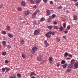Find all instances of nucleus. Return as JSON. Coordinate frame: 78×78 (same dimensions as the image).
I'll list each match as a JSON object with an SVG mask.
<instances>
[{
    "mask_svg": "<svg viewBox=\"0 0 78 78\" xmlns=\"http://www.w3.org/2000/svg\"><path fill=\"white\" fill-rule=\"evenodd\" d=\"M51 34H52V35L53 36H54L55 35V33L54 32L49 31L45 34V36H46L47 37L50 38V37L51 36Z\"/></svg>",
    "mask_w": 78,
    "mask_h": 78,
    "instance_id": "f257e3e1",
    "label": "nucleus"
},
{
    "mask_svg": "<svg viewBox=\"0 0 78 78\" xmlns=\"http://www.w3.org/2000/svg\"><path fill=\"white\" fill-rule=\"evenodd\" d=\"M37 50V48L36 47H34L32 49V50L31 51V53L32 54H34L35 53V51Z\"/></svg>",
    "mask_w": 78,
    "mask_h": 78,
    "instance_id": "f03ea898",
    "label": "nucleus"
},
{
    "mask_svg": "<svg viewBox=\"0 0 78 78\" xmlns=\"http://www.w3.org/2000/svg\"><path fill=\"white\" fill-rule=\"evenodd\" d=\"M40 31H41L39 30H36L34 31V35H37V34H39Z\"/></svg>",
    "mask_w": 78,
    "mask_h": 78,
    "instance_id": "7ed1b4c3",
    "label": "nucleus"
},
{
    "mask_svg": "<svg viewBox=\"0 0 78 78\" xmlns=\"http://www.w3.org/2000/svg\"><path fill=\"white\" fill-rule=\"evenodd\" d=\"M74 69H78V62H76V63H75L74 65Z\"/></svg>",
    "mask_w": 78,
    "mask_h": 78,
    "instance_id": "20e7f679",
    "label": "nucleus"
},
{
    "mask_svg": "<svg viewBox=\"0 0 78 78\" xmlns=\"http://www.w3.org/2000/svg\"><path fill=\"white\" fill-rule=\"evenodd\" d=\"M49 63L51 64L53 63V57H49Z\"/></svg>",
    "mask_w": 78,
    "mask_h": 78,
    "instance_id": "39448f33",
    "label": "nucleus"
},
{
    "mask_svg": "<svg viewBox=\"0 0 78 78\" xmlns=\"http://www.w3.org/2000/svg\"><path fill=\"white\" fill-rule=\"evenodd\" d=\"M37 11H36L34 13H33L32 14V18H35L36 16V14H37Z\"/></svg>",
    "mask_w": 78,
    "mask_h": 78,
    "instance_id": "423d86ee",
    "label": "nucleus"
},
{
    "mask_svg": "<svg viewBox=\"0 0 78 78\" xmlns=\"http://www.w3.org/2000/svg\"><path fill=\"white\" fill-rule=\"evenodd\" d=\"M37 60L40 62H42V58L41 57H38L37 58Z\"/></svg>",
    "mask_w": 78,
    "mask_h": 78,
    "instance_id": "0eeeda50",
    "label": "nucleus"
},
{
    "mask_svg": "<svg viewBox=\"0 0 78 78\" xmlns=\"http://www.w3.org/2000/svg\"><path fill=\"white\" fill-rule=\"evenodd\" d=\"M73 17V20H77V16L76 15H74Z\"/></svg>",
    "mask_w": 78,
    "mask_h": 78,
    "instance_id": "6e6552de",
    "label": "nucleus"
},
{
    "mask_svg": "<svg viewBox=\"0 0 78 78\" xmlns=\"http://www.w3.org/2000/svg\"><path fill=\"white\" fill-rule=\"evenodd\" d=\"M8 36H9V37H10V38H12V37H13V35H12L10 33H8Z\"/></svg>",
    "mask_w": 78,
    "mask_h": 78,
    "instance_id": "1a4fd4ad",
    "label": "nucleus"
},
{
    "mask_svg": "<svg viewBox=\"0 0 78 78\" xmlns=\"http://www.w3.org/2000/svg\"><path fill=\"white\" fill-rule=\"evenodd\" d=\"M70 63L71 64L73 65V64L75 63V60L73 59H72V60H71Z\"/></svg>",
    "mask_w": 78,
    "mask_h": 78,
    "instance_id": "9d476101",
    "label": "nucleus"
},
{
    "mask_svg": "<svg viewBox=\"0 0 78 78\" xmlns=\"http://www.w3.org/2000/svg\"><path fill=\"white\" fill-rule=\"evenodd\" d=\"M33 75L36 76V73H34L32 72L30 74V76H33Z\"/></svg>",
    "mask_w": 78,
    "mask_h": 78,
    "instance_id": "9b49d317",
    "label": "nucleus"
},
{
    "mask_svg": "<svg viewBox=\"0 0 78 78\" xmlns=\"http://www.w3.org/2000/svg\"><path fill=\"white\" fill-rule=\"evenodd\" d=\"M47 16H50V10H48L47 11Z\"/></svg>",
    "mask_w": 78,
    "mask_h": 78,
    "instance_id": "f8f14e48",
    "label": "nucleus"
},
{
    "mask_svg": "<svg viewBox=\"0 0 78 78\" xmlns=\"http://www.w3.org/2000/svg\"><path fill=\"white\" fill-rule=\"evenodd\" d=\"M2 44L3 45V47H5L6 46V41H4L2 42Z\"/></svg>",
    "mask_w": 78,
    "mask_h": 78,
    "instance_id": "ddd939ff",
    "label": "nucleus"
},
{
    "mask_svg": "<svg viewBox=\"0 0 78 78\" xmlns=\"http://www.w3.org/2000/svg\"><path fill=\"white\" fill-rule=\"evenodd\" d=\"M22 56L23 58V59H24L26 58V55L24 54H23L22 55Z\"/></svg>",
    "mask_w": 78,
    "mask_h": 78,
    "instance_id": "4468645a",
    "label": "nucleus"
},
{
    "mask_svg": "<svg viewBox=\"0 0 78 78\" xmlns=\"http://www.w3.org/2000/svg\"><path fill=\"white\" fill-rule=\"evenodd\" d=\"M21 4L23 6H25V2L23 1H22L21 2Z\"/></svg>",
    "mask_w": 78,
    "mask_h": 78,
    "instance_id": "2eb2a0df",
    "label": "nucleus"
},
{
    "mask_svg": "<svg viewBox=\"0 0 78 78\" xmlns=\"http://www.w3.org/2000/svg\"><path fill=\"white\" fill-rule=\"evenodd\" d=\"M17 76L18 78H20L21 77V75L19 73H17Z\"/></svg>",
    "mask_w": 78,
    "mask_h": 78,
    "instance_id": "dca6fc26",
    "label": "nucleus"
},
{
    "mask_svg": "<svg viewBox=\"0 0 78 78\" xmlns=\"http://www.w3.org/2000/svg\"><path fill=\"white\" fill-rule=\"evenodd\" d=\"M6 28H7V30L8 31L10 30V29H11V28H10V26H7Z\"/></svg>",
    "mask_w": 78,
    "mask_h": 78,
    "instance_id": "f3484780",
    "label": "nucleus"
},
{
    "mask_svg": "<svg viewBox=\"0 0 78 78\" xmlns=\"http://www.w3.org/2000/svg\"><path fill=\"white\" fill-rule=\"evenodd\" d=\"M20 43H21V44H24L25 43L24 40H20Z\"/></svg>",
    "mask_w": 78,
    "mask_h": 78,
    "instance_id": "a211bd4d",
    "label": "nucleus"
},
{
    "mask_svg": "<svg viewBox=\"0 0 78 78\" xmlns=\"http://www.w3.org/2000/svg\"><path fill=\"white\" fill-rule=\"evenodd\" d=\"M57 67H59L60 66V62H58L56 63Z\"/></svg>",
    "mask_w": 78,
    "mask_h": 78,
    "instance_id": "6ab92c4d",
    "label": "nucleus"
},
{
    "mask_svg": "<svg viewBox=\"0 0 78 78\" xmlns=\"http://www.w3.org/2000/svg\"><path fill=\"white\" fill-rule=\"evenodd\" d=\"M67 66V64H65L62 65V67L63 68H66Z\"/></svg>",
    "mask_w": 78,
    "mask_h": 78,
    "instance_id": "aec40b11",
    "label": "nucleus"
},
{
    "mask_svg": "<svg viewBox=\"0 0 78 78\" xmlns=\"http://www.w3.org/2000/svg\"><path fill=\"white\" fill-rule=\"evenodd\" d=\"M5 69L6 70V72H8V71H9V70H11V69H10V68H8L7 67H5Z\"/></svg>",
    "mask_w": 78,
    "mask_h": 78,
    "instance_id": "412c9836",
    "label": "nucleus"
},
{
    "mask_svg": "<svg viewBox=\"0 0 78 78\" xmlns=\"http://www.w3.org/2000/svg\"><path fill=\"white\" fill-rule=\"evenodd\" d=\"M65 63H66V61L65 60H63L61 62V64H64Z\"/></svg>",
    "mask_w": 78,
    "mask_h": 78,
    "instance_id": "4be33fe9",
    "label": "nucleus"
},
{
    "mask_svg": "<svg viewBox=\"0 0 78 78\" xmlns=\"http://www.w3.org/2000/svg\"><path fill=\"white\" fill-rule=\"evenodd\" d=\"M63 7H62V6L61 5H60L58 6V8L59 9H62Z\"/></svg>",
    "mask_w": 78,
    "mask_h": 78,
    "instance_id": "5701e85b",
    "label": "nucleus"
},
{
    "mask_svg": "<svg viewBox=\"0 0 78 78\" xmlns=\"http://www.w3.org/2000/svg\"><path fill=\"white\" fill-rule=\"evenodd\" d=\"M2 55H3V56H5V55H6V52H3L2 53Z\"/></svg>",
    "mask_w": 78,
    "mask_h": 78,
    "instance_id": "b1692460",
    "label": "nucleus"
},
{
    "mask_svg": "<svg viewBox=\"0 0 78 78\" xmlns=\"http://www.w3.org/2000/svg\"><path fill=\"white\" fill-rule=\"evenodd\" d=\"M5 68H2V72L3 73L5 72Z\"/></svg>",
    "mask_w": 78,
    "mask_h": 78,
    "instance_id": "393cba45",
    "label": "nucleus"
},
{
    "mask_svg": "<svg viewBox=\"0 0 78 78\" xmlns=\"http://www.w3.org/2000/svg\"><path fill=\"white\" fill-rule=\"evenodd\" d=\"M48 22L49 23H50L51 22V18H49L48 19Z\"/></svg>",
    "mask_w": 78,
    "mask_h": 78,
    "instance_id": "a878e982",
    "label": "nucleus"
},
{
    "mask_svg": "<svg viewBox=\"0 0 78 78\" xmlns=\"http://www.w3.org/2000/svg\"><path fill=\"white\" fill-rule=\"evenodd\" d=\"M68 67L69 68H72V67H73V65L70 64L69 65Z\"/></svg>",
    "mask_w": 78,
    "mask_h": 78,
    "instance_id": "bb28decb",
    "label": "nucleus"
},
{
    "mask_svg": "<svg viewBox=\"0 0 78 78\" xmlns=\"http://www.w3.org/2000/svg\"><path fill=\"white\" fill-rule=\"evenodd\" d=\"M45 20V19H44V18H42L40 19V21H41V22H43V21H44Z\"/></svg>",
    "mask_w": 78,
    "mask_h": 78,
    "instance_id": "cd10ccee",
    "label": "nucleus"
},
{
    "mask_svg": "<svg viewBox=\"0 0 78 78\" xmlns=\"http://www.w3.org/2000/svg\"><path fill=\"white\" fill-rule=\"evenodd\" d=\"M59 30H60V31H62V30H63V27H60V28Z\"/></svg>",
    "mask_w": 78,
    "mask_h": 78,
    "instance_id": "c85d7f7f",
    "label": "nucleus"
},
{
    "mask_svg": "<svg viewBox=\"0 0 78 78\" xmlns=\"http://www.w3.org/2000/svg\"><path fill=\"white\" fill-rule=\"evenodd\" d=\"M22 9L21 7H18L17 8V10H18V11H22Z\"/></svg>",
    "mask_w": 78,
    "mask_h": 78,
    "instance_id": "c756f323",
    "label": "nucleus"
},
{
    "mask_svg": "<svg viewBox=\"0 0 78 78\" xmlns=\"http://www.w3.org/2000/svg\"><path fill=\"white\" fill-rule=\"evenodd\" d=\"M63 27L66 28V23H63Z\"/></svg>",
    "mask_w": 78,
    "mask_h": 78,
    "instance_id": "7c9ffc66",
    "label": "nucleus"
},
{
    "mask_svg": "<svg viewBox=\"0 0 78 78\" xmlns=\"http://www.w3.org/2000/svg\"><path fill=\"white\" fill-rule=\"evenodd\" d=\"M29 14V13H28V12H25V15L26 16H28Z\"/></svg>",
    "mask_w": 78,
    "mask_h": 78,
    "instance_id": "2f4dec72",
    "label": "nucleus"
},
{
    "mask_svg": "<svg viewBox=\"0 0 78 78\" xmlns=\"http://www.w3.org/2000/svg\"><path fill=\"white\" fill-rule=\"evenodd\" d=\"M66 29L68 30H69V29H70V25L68 26Z\"/></svg>",
    "mask_w": 78,
    "mask_h": 78,
    "instance_id": "473e14b6",
    "label": "nucleus"
},
{
    "mask_svg": "<svg viewBox=\"0 0 78 78\" xmlns=\"http://www.w3.org/2000/svg\"><path fill=\"white\" fill-rule=\"evenodd\" d=\"M10 78H17V77L16 76H9Z\"/></svg>",
    "mask_w": 78,
    "mask_h": 78,
    "instance_id": "72a5a7b5",
    "label": "nucleus"
},
{
    "mask_svg": "<svg viewBox=\"0 0 78 78\" xmlns=\"http://www.w3.org/2000/svg\"><path fill=\"white\" fill-rule=\"evenodd\" d=\"M66 71L68 72H70L71 71V69L68 68L66 69Z\"/></svg>",
    "mask_w": 78,
    "mask_h": 78,
    "instance_id": "f704fd0d",
    "label": "nucleus"
},
{
    "mask_svg": "<svg viewBox=\"0 0 78 78\" xmlns=\"http://www.w3.org/2000/svg\"><path fill=\"white\" fill-rule=\"evenodd\" d=\"M56 41L57 42H59L60 41V39L58 38H56Z\"/></svg>",
    "mask_w": 78,
    "mask_h": 78,
    "instance_id": "c9c22d12",
    "label": "nucleus"
},
{
    "mask_svg": "<svg viewBox=\"0 0 78 78\" xmlns=\"http://www.w3.org/2000/svg\"><path fill=\"white\" fill-rule=\"evenodd\" d=\"M54 29H58V27L57 26H54L53 27Z\"/></svg>",
    "mask_w": 78,
    "mask_h": 78,
    "instance_id": "e433bc0d",
    "label": "nucleus"
},
{
    "mask_svg": "<svg viewBox=\"0 0 78 78\" xmlns=\"http://www.w3.org/2000/svg\"><path fill=\"white\" fill-rule=\"evenodd\" d=\"M2 34H6V32L4 31H3L2 32Z\"/></svg>",
    "mask_w": 78,
    "mask_h": 78,
    "instance_id": "4c0bfd02",
    "label": "nucleus"
},
{
    "mask_svg": "<svg viewBox=\"0 0 78 78\" xmlns=\"http://www.w3.org/2000/svg\"><path fill=\"white\" fill-rule=\"evenodd\" d=\"M35 2H36V3H39V0H37L36 1L35 0Z\"/></svg>",
    "mask_w": 78,
    "mask_h": 78,
    "instance_id": "58836bf2",
    "label": "nucleus"
},
{
    "mask_svg": "<svg viewBox=\"0 0 78 78\" xmlns=\"http://www.w3.org/2000/svg\"><path fill=\"white\" fill-rule=\"evenodd\" d=\"M48 28L50 29H51V28H52V27H51V26H48Z\"/></svg>",
    "mask_w": 78,
    "mask_h": 78,
    "instance_id": "ea45409f",
    "label": "nucleus"
},
{
    "mask_svg": "<svg viewBox=\"0 0 78 78\" xmlns=\"http://www.w3.org/2000/svg\"><path fill=\"white\" fill-rule=\"evenodd\" d=\"M7 48H9V49L11 48V45H8L7 46Z\"/></svg>",
    "mask_w": 78,
    "mask_h": 78,
    "instance_id": "a19ab883",
    "label": "nucleus"
},
{
    "mask_svg": "<svg viewBox=\"0 0 78 78\" xmlns=\"http://www.w3.org/2000/svg\"><path fill=\"white\" fill-rule=\"evenodd\" d=\"M3 4L0 5V9L2 8H3Z\"/></svg>",
    "mask_w": 78,
    "mask_h": 78,
    "instance_id": "79ce46f5",
    "label": "nucleus"
},
{
    "mask_svg": "<svg viewBox=\"0 0 78 78\" xmlns=\"http://www.w3.org/2000/svg\"><path fill=\"white\" fill-rule=\"evenodd\" d=\"M56 17V15L55 14H53L52 16V17L53 18H55Z\"/></svg>",
    "mask_w": 78,
    "mask_h": 78,
    "instance_id": "37998d69",
    "label": "nucleus"
},
{
    "mask_svg": "<svg viewBox=\"0 0 78 78\" xmlns=\"http://www.w3.org/2000/svg\"><path fill=\"white\" fill-rule=\"evenodd\" d=\"M5 62L6 64H8V62H9V61H8V60H6L5 61Z\"/></svg>",
    "mask_w": 78,
    "mask_h": 78,
    "instance_id": "c03bdc74",
    "label": "nucleus"
},
{
    "mask_svg": "<svg viewBox=\"0 0 78 78\" xmlns=\"http://www.w3.org/2000/svg\"><path fill=\"white\" fill-rule=\"evenodd\" d=\"M67 55H68V53L67 52H65L64 54V56H66Z\"/></svg>",
    "mask_w": 78,
    "mask_h": 78,
    "instance_id": "a18cd8bd",
    "label": "nucleus"
},
{
    "mask_svg": "<svg viewBox=\"0 0 78 78\" xmlns=\"http://www.w3.org/2000/svg\"><path fill=\"white\" fill-rule=\"evenodd\" d=\"M74 5L76 6H78V2L75 3Z\"/></svg>",
    "mask_w": 78,
    "mask_h": 78,
    "instance_id": "49530a36",
    "label": "nucleus"
},
{
    "mask_svg": "<svg viewBox=\"0 0 78 78\" xmlns=\"http://www.w3.org/2000/svg\"><path fill=\"white\" fill-rule=\"evenodd\" d=\"M30 2L31 3H34V2L33 0H31L30 1Z\"/></svg>",
    "mask_w": 78,
    "mask_h": 78,
    "instance_id": "de8ad7c7",
    "label": "nucleus"
},
{
    "mask_svg": "<svg viewBox=\"0 0 78 78\" xmlns=\"http://www.w3.org/2000/svg\"><path fill=\"white\" fill-rule=\"evenodd\" d=\"M68 56L70 58H72V55L71 54H69Z\"/></svg>",
    "mask_w": 78,
    "mask_h": 78,
    "instance_id": "09e8293b",
    "label": "nucleus"
},
{
    "mask_svg": "<svg viewBox=\"0 0 78 78\" xmlns=\"http://www.w3.org/2000/svg\"><path fill=\"white\" fill-rule=\"evenodd\" d=\"M43 1L44 3H47V0H43Z\"/></svg>",
    "mask_w": 78,
    "mask_h": 78,
    "instance_id": "8fccbe9b",
    "label": "nucleus"
},
{
    "mask_svg": "<svg viewBox=\"0 0 78 78\" xmlns=\"http://www.w3.org/2000/svg\"><path fill=\"white\" fill-rule=\"evenodd\" d=\"M58 23V22L56 21H55L54 23V24H55V25H56Z\"/></svg>",
    "mask_w": 78,
    "mask_h": 78,
    "instance_id": "3c124183",
    "label": "nucleus"
},
{
    "mask_svg": "<svg viewBox=\"0 0 78 78\" xmlns=\"http://www.w3.org/2000/svg\"><path fill=\"white\" fill-rule=\"evenodd\" d=\"M68 31H69L68 30H66L64 31V33L65 34H66V33H68Z\"/></svg>",
    "mask_w": 78,
    "mask_h": 78,
    "instance_id": "603ef678",
    "label": "nucleus"
},
{
    "mask_svg": "<svg viewBox=\"0 0 78 78\" xmlns=\"http://www.w3.org/2000/svg\"><path fill=\"white\" fill-rule=\"evenodd\" d=\"M50 3L51 5H52V4H53V2L52 1H50Z\"/></svg>",
    "mask_w": 78,
    "mask_h": 78,
    "instance_id": "864d4df0",
    "label": "nucleus"
},
{
    "mask_svg": "<svg viewBox=\"0 0 78 78\" xmlns=\"http://www.w3.org/2000/svg\"><path fill=\"white\" fill-rule=\"evenodd\" d=\"M62 37L63 39H66V36H63Z\"/></svg>",
    "mask_w": 78,
    "mask_h": 78,
    "instance_id": "5fc2aeb1",
    "label": "nucleus"
},
{
    "mask_svg": "<svg viewBox=\"0 0 78 78\" xmlns=\"http://www.w3.org/2000/svg\"><path fill=\"white\" fill-rule=\"evenodd\" d=\"M45 46H46V47L47 48V46H48V44H45Z\"/></svg>",
    "mask_w": 78,
    "mask_h": 78,
    "instance_id": "6e6d98bb",
    "label": "nucleus"
},
{
    "mask_svg": "<svg viewBox=\"0 0 78 78\" xmlns=\"http://www.w3.org/2000/svg\"><path fill=\"white\" fill-rule=\"evenodd\" d=\"M73 2H76L78 0H73Z\"/></svg>",
    "mask_w": 78,
    "mask_h": 78,
    "instance_id": "4d7b16f0",
    "label": "nucleus"
},
{
    "mask_svg": "<svg viewBox=\"0 0 78 78\" xmlns=\"http://www.w3.org/2000/svg\"><path fill=\"white\" fill-rule=\"evenodd\" d=\"M19 19L20 20H22V19L21 17H19Z\"/></svg>",
    "mask_w": 78,
    "mask_h": 78,
    "instance_id": "13d9d810",
    "label": "nucleus"
},
{
    "mask_svg": "<svg viewBox=\"0 0 78 78\" xmlns=\"http://www.w3.org/2000/svg\"><path fill=\"white\" fill-rule=\"evenodd\" d=\"M33 7L34 8H36V5H34Z\"/></svg>",
    "mask_w": 78,
    "mask_h": 78,
    "instance_id": "bf43d9fd",
    "label": "nucleus"
},
{
    "mask_svg": "<svg viewBox=\"0 0 78 78\" xmlns=\"http://www.w3.org/2000/svg\"><path fill=\"white\" fill-rule=\"evenodd\" d=\"M67 59L68 60H69V59H70V58L68 57L67 58Z\"/></svg>",
    "mask_w": 78,
    "mask_h": 78,
    "instance_id": "052dcab7",
    "label": "nucleus"
},
{
    "mask_svg": "<svg viewBox=\"0 0 78 78\" xmlns=\"http://www.w3.org/2000/svg\"><path fill=\"white\" fill-rule=\"evenodd\" d=\"M44 42L45 44H46V43H47V41H44Z\"/></svg>",
    "mask_w": 78,
    "mask_h": 78,
    "instance_id": "680f3d73",
    "label": "nucleus"
},
{
    "mask_svg": "<svg viewBox=\"0 0 78 78\" xmlns=\"http://www.w3.org/2000/svg\"><path fill=\"white\" fill-rule=\"evenodd\" d=\"M31 78H35V77L34 76H33L31 77Z\"/></svg>",
    "mask_w": 78,
    "mask_h": 78,
    "instance_id": "e2e57ef3",
    "label": "nucleus"
},
{
    "mask_svg": "<svg viewBox=\"0 0 78 78\" xmlns=\"http://www.w3.org/2000/svg\"><path fill=\"white\" fill-rule=\"evenodd\" d=\"M49 17H51V16H49Z\"/></svg>",
    "mask_w": 78,
    "mask_h": 78,
    "instance_id": "0e129e2a",
    "label": "nucleus"
},
{
    "mask_svg": "<svg viewBox=\"0 0 78 78\" xmlns=\"http://www.w3.org/2000/svg\"><path fill=\"white\" fill-rule=\"evenodd\" d=\"M1 39L0 38V40Z\"/></svg>",
    "mask_w": 78,
    "mask_h": 78,
    "instance_id": "69168bd1",
    "label": "nucleus"
}]
</instances>
